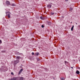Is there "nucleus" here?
Listing matches in <instances>:
<instances>
[{
    "label": "nucleus",
    "mask_w": 80,
    "mask_h": 80,
    "mask_svg": "<svg viewBox=\"0 0 80 80\" xmlns=\"http://www.w3.org/2000/svg\"><path fill=\"white\" fill-rule=\"evenodd\" d=\"M0 70L1 72H6L8 70V68L6 67H2Z\"/></svg>",
    "instance_id": "f257e3e1"
},
{
    "label": "nucleus",
    "mask_w": 80,
    "mask_h": 80,
    "mask_svg": "<svg viewBox=\"0 0 80 80\" xmlns=\"http://www.w3.org/2000/svg\"><path fill=\"white\" fill-rule=\"evenodd\" d=\"M6 14L7 15V16H8V18H10V15H11V13L10 12H6Z\"/></svg>",
    "instance_id": "f03ea898"
},
{
    "label": "nucleus",
    "mask_w": 80,
    "mask_h": 80,
    "mask_svg": "<svg viewBox=\"0 0 80 80\" xmlns=\"http://www.w3.org/2000/svg\"><path fill=\"white\" fill-rule=\"evenodd\" d=\"M17 78L14 77L13 78L9 79V80H17Z\"/></svg>",
    "instance_id": "7ed1b4c3"
},
{
    "label": "nucleus",
    "mask_w": 80,
    "mask_h": 80,
    "mask_svg": "<svg viewBox=\"0 0 80 80\" xmlns=\"http://www.w3.org/2000/svg\"><path fill=\"white\" fill-rule=\"evenodd\" d=\"M6 4L7 5H10V2L8 1H7L6 2Z\"/></svg>",
    "instance_id": "20e7f679"
},
{
    "label": "nucleus",
    "mask_w": 80,
    "mask_h": 80,
    "mask_svg": "<svg viewBox=\"0 0 80 80\" xmlns=\"http://www.w3.org/2000/svg\"><path fill=\"white\" fill-rule=\"evenodd\" d=\"M19 80H25V78L23 77H20L19 78Z\"/></svg>",
    "instance_id": "39448f33"
},
{
    "label": "nucleus",
    "mask_w": 80,
    "mask_h": 80,
    "mask_svg": "<svg viewBox=\"0 0 80 80\" xmlns=\"http://www.w3.org/2000/svg\"><path fill=\"white\" fill-rule=\"evenodd\" d=\"M51 7H52V5L49 4L47 5V8H50Z\"/></svg>",
    "instance_id": "423d86ee"
},
{
    "label": "nucleus",
    "mask_w": 80,
    "mask_h": 80,
    "mask_svg": "<svg viewBox=\"0 0 80 80\" xmlns=\"http://www.w3.org/2000/svg\"><path fill=\"white\" fill-rule=\"evenodd\" d=\"M23 71V69L22 68L20 70L19 72V75H20L21 73H22V72Z\"/></svg>",
    "instance_id": "0eeeda50"
},
{
    "label": "nucleus",
    "mask_w": 80,
    "mask_h": 80,
    "mask_svg": "<svg viewBox=\"0 0 80 80\" xmlns=\"http://www.w3.org/2000/svg\"><path fill=\"white\" fill-rule=\"evenodd\" d=\"M13 62L14 65H16L17 64L16 61H13Z\"/></svg>",
    "instance_id": "6e6552de"
},
{
    "label": "nucleus",
    "mask_w": 80,
    "mask_h": 80,
    "mask_svg": "<svg viewBox=\"0 0 80 80\" xmlns=\"http://www.w3.org/2000/svg\"><path fill=\"white\" fill-rule=\"evenodd\" d=\"M76 73L77 74H79V73H80V72H79V71H77L76 72Z\"/></svg>",
    "instance_id": "1a4fd4ad"
},
{
    "label": "nucleus",
    "mask_w": 80,
    "mask_h": 80,
    "mask_svg": "<svg viewBox=\"0 0 80 80\" xmlns=\"http://www.w3.org/2000/svg\"><path fill=\"white\" fill-rule=\"evenodd\" d=\"M48 25H52V23H51V22L49 21L48 22Z\"/></svg>",
    "instance_id": "9d476101"
},
{
    "label": "nucleus",
    "mask_w": 80,
    "mask_h": 80,
    "mask_svg": "<svg viewBox=\"0 0 80 80\" xmlns=\"http://www.w3.org/2000/svg\"><path fill=\"white\" fill-rule=\"evenodd\" d=\"M38 54H39V53L38 52H37L36 53H35V55H36V56H38Z\"/></svg>",
    "instance_id": "9b49d317"
},
{
    "label": "nucleus",
    "mask_w": 80,
    "mask_h": 80,
    "mask_svg": "<svg viewBox=\"0 0 80 80\" xmlns=\"http://www.w3.org/2000/svg\"><path fill=\"white\" fill-rule=\"evenodd\" d=\"M61 80H65V78H60Z\"/></svg>",
    "instance_id": "f8f14e48"
},
{
    "label": "nucleus",
    "mask_w": 80,
    "mask_h": 80,
    "mask_svg": "<svg viewBox=\"0 0 80 80\" xmlns=\"http://www.w3.org/2000/svg\"><path fill=\"white\" fill-rule=\"evenodd\" d=\"M16 58L18 59H20V58H21V57L20 56H17Z\"/></svg>",
    "instance_id": "ddd939ff"
},
{
    "label": "nucleus",
    "mask_w": 80,
    "mask_h": 80,
    "mask_svg": "<svg viewBox=\"0 0 80 80\" xmlns=\"http://www.w3.org/2000/svg\"><path fill=\"white\" fill-rule=\"evenodd\" d=\"M11 6H15V4L14 3H12L11 5Z\"/></svg>",
    "instance_id": "4468645a"
},
{
    "label": "nucleus",
    "mask_w": 80,
    "mask_h": 80,
    "mask_svg": "<svg viewBox=\"0 0 80 80\" xmlns=\"http://www.w3.org/2000/svg\"><path fill=\"white\" fill-rule=\"evenodd\" d=\"M16 62L17 63H19V61L18 60H16Z\"/></svg>",
    "instance_id": "2eb2a0df"
},
{
    "label": "nucleus",
    "mask_w": 80,
    "mask_h": 80,
    "mask_svg": "<svg viewBox=\"0 0 80 80\" xmlns=\"http://www.w3.org/2000/svg\"><path fill=\"white\" fill-rule=\"evenodd\" d=\"M64 63L65 64V65H67V63H68V62L66 61H65V62H64Z\"/></svg>",
    "instance_id": "dca6fc26"
},
{
    "label": "nucleus",
    "mask_w": 80,
    "mask_h": 80,
    "mask_svg": "<svg viewBox=\"0 0 80 80\" xmlns=\"http://www.w3.org/2000/svg\"><path fill=\"white\" fill-rule=\"evenodd\" d=\"M40 18H41V19L42 20H43V19H44V18H43L42 17V16H41Z\"/></svg>",
    "instance_id": "f3484780"
},
{
    "label": "nucleus",
    "mask_w": 80,
    "mask_h": 80,
    "mask_svg": "<svg viewBox=\"0 0 80 80\" xmlns=\"http://www.w3.org/2000/svg\"><path fill=\"white\" fill-rule=\"evenodd\" d=\"M11 75H14V74H13V72H12L11 73Z\"/></svg>",
    "instance_id": "a211bd4d"
},
{
    "label": "nucleus",
    "mask_w": 80,
    "mask_h": 80,
    "mask_svg": "<svg viewBox=\"0 0 80 80\" xmlns=\"http://www.w3.org/2000/svg\"><path fill=\"white\" fill-rule=\"evenodd\" d=\"M73 28H71V31H73Z\"/></svg>",
    "instance_id": "6ab92c4d"
},
{
    "label": "nucleus",
    "mask_w": 80,
    "mask_h": 80,
    "mask_svg": "<svg viewBox=\"0 0 80 80\" xmlns=\"http://www.w3.org/2000/svg\"><path fill=\"white\" fill-rule=\"evenodd\" d=\"M41 27L42 28H44V26L43 25H42Z\"/></svg>",
    "instance_id": "aec40b11"
},
{
    "label": "nucleus",
    "mask_w": 80,
    "mask_h": 80,
    "mask_svg": "<svg viewBox=\"0 0 80 80\" xmlns=\"http://www.w3.org/2000/svg\"><path fill=\"white\" fill-rule=\"evenodd\" d=\"M51 14L52 15H54V13H53V12H52V13H51Z\"/></svg>",
    "instance_id": "412c9836"
},
{
    "label": "nucleus",
    "mask_w": 80,
    "mask_h": 80,
    "mask_svg": "<svg viewBox=\"0 0 80 80\" xmlns=\"http://www.w3.org/2000/svg\"><path fill=\"white\" fill-rule=\"evenodd\" d=\"M2 40H0V43H2Z\"/></svg>",
    "instance_id": "4be33fe9"
},
{
    "label": "nucleus",
    "mask_w": 80,
    "mask_h": 80,
    "mask_svg": "<svg viewBox=\"0 0 80 80\" xmlns=\"http://www.w3.org/2000/svg\"><path fill=\"white\" fill-rule=\"evenodd\" d=\"M32 55H34V52H32Z\"/></svg>",
    "instance_id": "5701e85b"
},
{
    "label": "nucleus",
    "mask_w": 80,
    "mask_h": 80,
    "mask_svg": "<svg viewBox=\"0 0 80 80\" xmlns=\"http://www.w3.org/2000/svg\"><path fill=\"white\" fill-rule=\"evenodd\" d=\"M70 10H73V9L72 8H70Z\"/></svg>",
    "instance_id": "b1692460"
},
{
    "label": "nucleus",
    "mask_w": 80,
    "mask_h": 80,
    "mask_svg": "<svg viewBox=\"0 0 80 80\" xmlns=\"http://www.w3.org/2000/svg\"><path fill=\"white\" fill-rule=\"evenodd\" d=\"M73 27H74V26L73 25L72 27V28H73Z\"/></svg>",
    "instance_id": "393cba45"
},
{
    "label": "nucleus",
    "mask_w": 80,
    "mask_h": 80,
    "mask_svg": "<svg viewBox=\"0 0 80 80\" xmlns=\"http://www.w3.org/2000/svg\"><path fill=\"white\" fill-rule=\"evenodd\" d=\"M66 2H68V0H65Z\"/></svg>",
    "instance_id": "a878e982"
},
{
    "label": "nucleus",
    "mask_w": 80,
    "mask_h": 80,
    "mask_svg": "<svg viewBox=\"0 0 80 80\" xmlns=\"http://www.w3.org/2000/svg\"><path fill=\"white\" fill-rule=\"evenodd\" d=\"M78 27H79V28H80V25H79Z\"/></svg>",
    "instance_id": "bb28decb"
},
{
    "label": "nucleus",
    "mask_w": 80,
    "mask_h": 80,
    "mask_svg": "<svg viewBox=\"0 0 80 80\" xmlns=\"http://www.w3.org/2000/svg\"><path fill=\"white\" fill-rule=\"evenodd\" d=\"M71 68H73V67H71Z\"/></svg>",
    "instance_id": "cd10ccee"
},
{
    "label": "nucleus",
    "mask_w": 80,
    "mask_h": 80,
    "mask_svg": "<svg viewBox=\"0 0 80 80\" xmlns=\"http://www.w3.org/2000/svg\"><path fill=\"white\" fill-rule=\"evenodd\" d=\"M76 25H77V23H76Z\"/></svg>",
    "instance_id": "c85d7f7f"
},
{
    "label": "nucleus",
    "mask_w": 80,
    "mask_h": 80,
    "mask_svg": "<svg viewBox=\"0 0 80 80\" xmlns=\"http://www.w3.org/2000/svg\"><path fill=\"white\" fill-rule=\"evenodd\" d=\"M63 17H64L63 16H62V18H63Z\"/></svg>",
    "instance_id": "c756f323"
}]
</instances>
